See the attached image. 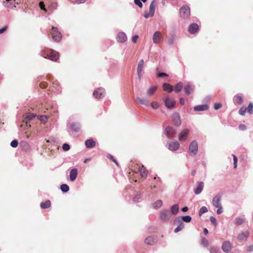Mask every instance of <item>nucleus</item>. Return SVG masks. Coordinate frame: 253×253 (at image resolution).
Wrapping results in <instances>:
<instances>
[{
  "label": "nucleus",
  "instance_id": "774afa93",
  "mask_svg": "<svg viewBox=\"0 0 253 253\" xmlns=\"http://www.w3.org/2000/svg\"><path fill=\"white\" fill-rule=\"evenodd\" d=\"M69 187L68 185L64 184V193L67 192L69 191Z\"/></svg>",
  "mask_w": 253,
  "mask_h": 253
},
{
  "label": "nucleus",
  "instance_id": "37998d69",
  "mask_svg": "<svg viewBox=\"0 0 253 253\" xmlns=\"http://www.w3.org/2000/svg\"><path fill=\"white\" fill-rule=\"evenodd\" d=\"M247 111L250 114H252L253 113V104L251 102L249 103L248 107L246 108Z\"/></svg>",
  "mask_w": 253,
  "mask_h": 253
},
{
  "label": "nucleus",
  "instance_id": "c9c22d12",
  "mask_svg": "<svg viewBox=\"0 0 253 253\" xmlns=\"http://www.w3.org/2000/svg\"><path fill=\"white\" fill-rule=\"evenodd\" d=\"M245 221V217L244 216L243 217H239L236 218L235 220V223L237 225H240L243 224L244 221Z\"/></svg>",
  "mask_w": 253,
  "mask_h": 253
},
{
  "label": "nucleus",
  "instance_id": "7c9ffc66",
  "mask_svg": "<svg viewBox=\"0 0 253 253\" xmlns=\"http://www.w3.org/2000/svg\"><path fill=\"white\" fill-rule=\"evenodd\" d=\"M138 171L140 172L141 176L142 177H146L147 175L148 171L143 166L139 167Z\"/></svg>",
  "mask_w": 253,
  "mask_h": 253
},
{
  "label": "nucleus",
  "instance_id": "0e129e2a",
  "mask_svg": "<svg viewBox=\"0 0 253 253\" xmlns=\"http://www.w3.org/2000/svg\"><path fill=\"white\" fill-rule=\"evenodd\" d=\"M239 128L241 130H245L246 129V126L244 125H240Z\"/></svg>",
  "mask_w": 253,
  "mask_h": 253
},
{
  "label": "nucleus",
  "instance_id": "473e14b6",
  "mask_svg": "<svg viewBox=\"0 0 253 253\" xmlns=\"http://www.w3.org/2000/svg\"><path fill=\"white\" fill-rule=\"evenodd\" d=\"M179 211V206L177 204H174L172 205L170 209V213L171 214L175 215Z\"/></svg>",
  "mask_w": 253,
  "mask_h": 253
},
{
  "label": "nucleus",
  "instance_id": "b1692460",
  "mask_svg": "<svg viewBox=\"0 0 253 253\" xmlns=\"http://www.w3.org/2000/svg\"><path fill=\"white\" fill-rule=\"evenodd\" d=\"M209 109V106L207 104H203L195 106L194 110L196 112L206 111Z\"/></svg>",
  "mask_w": 253,
  "mask_h": 253
},
{
  "label": "nucleus",
  "instance_id": "3c124183",
  "mask_svg": "<svg viewBox=\"0 0 253 253\" xmlns=\"http://www.w3.org/2000/svg\"><path fill=\"white\" fill-rule=\"evenodd\" d=\"M247 111L246 107H242L239 111V113L242 116H244Z\"/></svg>",
  "mask_w": 253,
  "mask_h": 253
},
{
  "label": "nucleus",
  "instance_id": "9b49d317",
  "mask_svg": "<svg viewBox=\"0 0 253 253\" xmlns=\"http://www.w3.org/2000/svg\"><path fill=\"white\" fill-rule=\"evenodd\" d=\"M176 133L175 130L171 126L167 127L164 131L165 135L168 138L173 137Z\"/></svg>",
  "mask_w": 253,
  "mask_h": 253
},
{
  "label": "nucleus",
  "instance_id": "052dcab7",
  "mask_svg": "<svg viewBox=\"0 0 253 253\" xmlns=\"http://www.w3.org/2000/svg\"><path fill=\"white\" fill-rule=\"evenodd\" d=\"M167 76H168V75L165 73L160 72L158 74V77H160V78H161L163 77H167Z\"/></svg>",
  "mask_w": 253,
  "mask_h": 253
},
{
  "label": "nucleus",
  "instance_id": "864d4df0",
  "mask_svg": "<svg viewBox=\"0 0 253 253\" xmlns=\"http://www.w3.org/2000/svg\"><path fill=\"white\" fill-rule=\"evenodd\" d=\"M175 42V38L174 36H171L168 40V43L170 45H172Z\"/></svg>",
  "mask_w": 253,
  "mask_h": 253
},
{
  "label": "nucleus",
  "instance_id": "dca6fc26",
  "mask_svg": "<svg viewBox=\"0 0 253 253\" xmlns=\"http://www.w3.org/2000/svg\"><path fill=\"white\" fill-rule=\"evenodd\" d=\"M172 121L175 126H180L181 124L180 116L178 113H174L172 114Z\"/></svg>",
  "mask_w": 253,
  "mask_h": 253
},
{
  "label": "nucleus",
  "instance_id": "0eeeda50",
  "mask_svg": "<svg viewBox=\"0 0 253 253\" xmlns=\"http://www.w3.org/2000/svg\"><path fill=\"white\" fill-rule=\"evenodd\" d=\"M164 101L166 106L169 109H173L174 107L175 101L170 98L169 96H166L164 97Z\"/></svg>",
  "mask_w": 253,
  "mask_h": 253
},
{
  "label": "nucleus",
  "instance_id": "a211bd4d",
  "mask_svg": "<svg viewBox=\"0 0 253 253\" xmlns=\"http://www.w3.org/2000/svg\"><path fill=\"white\" fill-rule=\"evenodd\" d=\"M116 40L118 42L123 43L126 42L127 40V37L125 33L121 32L117 34L116 36Z\"/></svg>",
  "mask_w": 253,
  "mask_h": 253
},
{
  "label": "nucleus",
  "instance_id": "f03ea898",
  "mask_svg": "<svg viewBox=\"0 0 253 253\" xmlns=\"http://www.w3.org/2000/svg\"><path fill=\"white\" fill-rule=\"evenodd\" d=\"M160 218L162 221L168 222L172 218V216L168 210H163L160 212Z\"/></svg>",
  "mask_w": 253,
  "mask_h": 253
},
{
  "label": "nucleus",
  "instance_id": "72a5a7b5",
  "mask_svg": "<svg viewBox=\"0 0 253 253\" xmlns=\"http://www.w3.org/2000/svg\"><path fill=\"white\" fill-rule=\"evenodd\" d=\"M158 88V86L157 85L151 86L149 88V89L147 91V94L148 96H152L156 92V90Z\"/></svg>",
  "mask_w": 253,
  "mask_h": 253
},
{
  "label": "nucleus",
  "instance_id": "338daca9",
  "mask_svg": "<svg viewBox=\"0 0 253 253\" xmlns=\"http://www.w3.org/2000/svg\"><path fill=\"white\" fill-rule=\"evenodd\" d=\"M247 251L248 252H251L253 251V245L249 246L247 249Z\"/></svg>",
  "mask_w": 253,
  "mask_h": 253
},
{
  "label": "nucleus",
  "instance_id": "bb28decb",
  "mask_svg": "<svg viewBox=\"0 0 253 253\" xmlns=\"http://www.w3.org/2000/svg\"><path fill=\"white\" fill-rule=\"evenodd\" d=\"M96 142L92 138L87 139L85 141V145L87 148H91L95 147Z\"/></svg>",
  "mask_w": 253,
  "mask_h": 253
},
{
  "label": "nucleus",
  "instance_id": "4c0bfd02",
  "mask_svg": "<svg viewBox=\"0 0 253 253\" xmlns=\"http://www.w3.org/2000/svg\"><path fill=\"white\" fill-rule=\"evenodd\" d=\"M209 252L210 253H221L219 248L215 246L211 247L209 249Z\"/></svg>",
  "mask_w": 253,
  "mask_h": 253
},
{
  "label": "nucleus",
  "instance_id": "f3484780",
  "mask_svg": "<svg viewBox=\"0 0 253 253\" xmlns=\"http://www.w3.org/2000/svg\"><path fill=\"white\" fill-rule=\"evenodd\" d=\"M67 126L74 132H78L81 130V125L78 123L67 124Z\"/></svg>",
  "mask_w": 253,
  "mask_h": 253
},
{
  "label": "nucleus",
  "instance_id": "de8ad7c7",
  "mask_svg": "<svg viewBox=\"0 0 253 253\" xmlns=\"http://www.w3.org/2000/svg\"><path fill=\"white\" fill-rule=\"evenodd\" d=\"M232 156L233 157L234 168L236 169L237 167L238 159L237 157L234 154H232Z\"/></svg>",
  "mask_w": 253,
  "mask_h": 253
},
{
  "label": "nucleus",
  "instance_id": "e2e57ef3",
  "mask_svg": "<svg viewBox=\"0 0 253 253\" xmlns=\"http://www.w3.org/2000/svg\"><path fill=\"white\" fill-rule=\"evenodd\" d=\"M138 39V36L137 35H135L132 38V41L135 43L137 42V39Z\"/></svg>",
  "mask_w": 253,
  "mask_h": 253
},
{
  "label": "nucleus",
  "instance_id": "bf43d9fd",
  "mask_svg": "<svg viewBox=\"0 0 253 253\" xmlns=\"http://www.w3.org/2000/svg\"><path fill=\"white\" fill-rule=\"evenodd\" d=\"M210 220H211V222L214 225H216V219L215 217H214L213 216H211L210 217Z\"/></svg>",
  "mask_w": 253,
  "mask_h": 253
},
{
  "label": "nucleus",
  "instance_id": "c03bdc74",
  "mask_svg": "<svg viewBox=\"0 0 253 253\" xmlns=\"http://www.w3.org/2000/svg\"><path fill=\"white\" fill-rule=\"evenodd\" d=\"M162 205V201L161 200H158L153 204V208L155 209H157L160 208Z\"/></svg>",
  "mask_w": 253,
  "mask_h": 253
},
{
  "label": "nucleus",
  "instance_id": "5701e85b",
  "mask_svg": "<svg viewBox=\"0 0 253 253\" xmlns=\"http://www.w3.org/2000/svg\"><path fill=\"white\" fill-rule=\"evenodd\" d=\"M199 30V26L197 24L193 23L189 26V32L191 34L196 33Z\"/></svg>",
  "mask_w": 253,
  "mask_h": 253
},
{
  "label": "nucleus",
  "instance_id": "412c9836",
  "mask_svg": "<svg viewBox=\"0 0 253 253\" xmlns=\"http://www.w3.org/2000/svg\"><path fill=\"white\" fill-rule=\"evenodd\" d=\"M204 183L202 181L198 182L197 183V187L194 189V193L196 195L200 194L203 190Z\"/></svg>",
  "mask_w": 253,
  "mask_h": 253
},
{
  "label": "nucleus",
  "instance_id": "ddd939ff",
  "mask_svg": "<svg viewBox=\"0 0 253 253\" xmlns=\"http://www.w3.org/2000/svg\"><path fill=\"white\" fill-rule=\"evenodd\" d=\"M222 195L221 194H217L215 195L212 200V204L215 207H218L221 206V200Z\"/></svg>",
  "mask_w": 253,
  "mask_h": 253
},
{
  "label": "nucleus",
  "instance_id": "6e6d98bb",
  "mask_svg": "<svg viewBox=\"0 0 253 253\" xmlns=\"http://www.w3.org/2000/svg\"><path fill=\"white\" fill-rule=\"evenodd\" d=\"M140 0H134V2L136 5H138L140 8H141L143 4Z\"/></svg>",
  "mask_w": 253,
  "mask_h": 253
},
{
  "label": "nucleus",
  "instance_id": "393cba45",
  "mask_svg": "<svg viewBox=\"0 0 253 253\" xmlns=\"http://www.w3.org/2000/svg\"><path fill=\"white\" fill-rule=\"evenodd\" d=\"M36 117V114L34 113H29L26 114L24 116V122H25L27 126H28V123L30 121L32 120L34 118Z\"/></svg>",
  "mask_w": 253,
  "mask_h": 253
},
{
  "label": "nucleus",
  "instance_id": "6ab92c4d",
  "mask_svg": "<svg viewBox=\"0 0 253 253\" xmlns=\"http://www.w3.org/2000/svg\"><path fill=\"white\" fill-rule=\"evenodd\" d=\"M221 248L224 252L228 253L232 249V245L229 242L226 241L223 243Z\"/></svg>",
  "mask_w": 253,
  "mask_h": 253
},
{
  "label": "nucleus",
  "instance_id": "49530a36",
  "mask_svg": "<svg viewBox=\"0 0 253 253\" xmlns=\"http://www.w3.org/2000/svg\"><path fill=\"white\" fill-rule=\"evenodd\" d=\"M39 6L40 7V8L43 10L44 12H47V9L45 7V5H44V3L43 1H40V3H39Z\"/></svg>",
  "mask_w": 253,
  "mask_h": 253
},
{
  "label": "nucleus",
  "instance_id": "6e6552de",
  "mask_svg": "<svg viewBox=\"0 0 253 253\" xmlns=\"http://www.w3.org/2000/svg\"><path fill=\"white\" fill-rule=\"evenodd\" d=\"M180 15L183 18H188L190 14L189 7L187 5L183 6L179 10Z\"/></svg>",
  "mask_w": 253,
  "mask_h": 253
},
{
  "label": "nucleus",
  "instance_id": "4468645a",
  "mask_svg": "<svg viewBox=\"0 0 253 253\" xmlns=\"http://www.w3.org/2000/svg\"><path fill=\"white\" fill-rule=\"evenodd\" d=\"M163 40L161 33L159 31L155 32L153 36V42L157 44Z\"/></svg>",
  "mask_w": 253,
  "mask_h": 253
},
{
  "label": "nucleus",
  "instance_id": "8fccbe9b",
  "mask_svg": "<svg viewBox=\"0 0 253 253\" xmlns=\"http://www.w3.org/2000/svg\"><path fill=\"white\" fill-rule=\"evenodd\" d=\"M202 244L204 247H207L209 245V242L206 238H203L202 239Z\"/></svg>",
  "mask_w": 253,
  "mask_h": 253
},
{
  "label": "nucleus",
  "instance_id": "ea45409f",
  "mask_svg": "<svg viewBox=\"0 0 253 253\" xmlns=\"http://www.w3.org/2000/svg\"><path fill=\"white\" fill-rule=\"evenodd\" d=\"M179 223V225L174 229V232L177 233L178 232L182 230L184 228V224L182 222H177Z\"/></svg>",
  "mask_w": 253,
  "mask_h": 253
},
{
  "label": "nucleus",
  "instance_id": "1a4fd4ad",
  "mask_svg": "<svg viewBox=\"0 0 253 253\" xmlns=\"http://www.w3.org/2000/svg\"><path fill=\"white\" fill-rule=\"evenodd\" d=\"M105 89L102 87L97 88L93 93V96L96 99L102 98L105 96Z\"/></svg>",
  "mask_w": 253,
  "mask_h": 253
},
{
  "label": "nucleus",
  "instance_id": "69168bd1",
  "mask_svg": "<svg viewBox=\"0 0 253 253\" xmlns=\"http://www.w3.org/2000/svg\"><path fill=\"white\" fill-rule=\"evenodd\" d=\"M70 147L68 144L64 143V151H68L70 149Z\"/></svg>",
  "mask_w": 253,
  "mask_h": 253
},
{
  "label": "nucleus",
  "instance_id": "c85d7f7f",
  "mask_svg": "<svg viewBox=\"0 0 253 253\" xmlns=\"http://www.w3.org/2000/svg\"><path fill=\"white\" fill-rule=\"evenodd\" d=\"M78 174V169H71L70 173V178L72 181H74L77 178Z\"/></svg>",
  "mask_w": 253,
  "mask_h": 253
},
{
  "label": "nucleus",
  "instance_id": "a878e982",
  "mask_svg": "<svg viewBox=\"0 0 253 253\" xmlns=\"http://www.w3.org/2000/svg\"><path fill=\"white\" fill-rule=\"evenodd\" d=\"M136 101L140 104L144 105L146 106H148L149 105V101L147 98H141L140 97H137L136 98Z\"/></svg>",
  "mask_w": 253,
  "mask_h": 253
},
{
  "label": "nucleus",
  "instance_id": "a18cd8bd",
  "mask_svg": "<svg viewBox=\"0 0 253 253\" xmlns=\"http://www.w3.org/2000/svg\"><path fill=\"white\" fill-rule=\"evenodd\" d=\"M208 211V209L205 206H203L202 207H201L199 210V215H201L202 214H203V213H206Z\"/></svg>",
  "mask_w": 253,
  "mask_h": 253
},
{
  "label": "nucleus",
  "instance_id": "13d9d810",
  "mask_svg": "<svg viewBox=\"0 0 253 253\" xmlns=\"http://www.w3.org/2000/svg\"><path fill=\"white\" fill-rule=\"evenodd\" d=\"M222 106V104L221 103H216L214 104V109L215 110H217L220 108Z\"/></svg>",
  "mask_w": 253,
  "mask_h": 253
},
{
  "label": "nucleus",
  "instance_id": "09e8293b",
  "mask_svg": "<svg viewBox=\"0 0 253 253\" xmlns=\"http://www.w3.org/2000/svg\"><path fill=\"white\" fill-rule=\"evenodd\" d=\"M18 145V142L17 140H13L10 143V145L13 148H16Z\"/></svg>",
  "mask_w": 253,
  "mask_h": 253
},
{
  "label": "nucleus",
  "instance_id": "5fc2aeb1",
  "mask_svg": "<svg viewBox=\"0 0 253 253\" xmlns=\"http://www.w3.org/2000/svg\"><path fill=\"white\" fill-rule=\"evenodd\" d=\"M140 198V194L137 193L136 194V195L133 197V200L134 202H138Z\"/></svg>",
  "mask_w": 253,
  "mask_h": 253
},
{
  "label": "nucleus",
  "instance_id": "58836bf2",
  "mask_svg": "<svg viewBox=\"0 0 253 253\" xmlns=\"http://www.w3.org/2000/svg\"><path fill=\"white\" fill-rule=\"evenodd\" d=\"M38 119L42 123L45 124L46 122H47L48 117L46 115H40L38 116Z\"/></svg>",
  "mask_w": 253,
  "mask_h": 253
},
{
  "label": "nucleus",
  "instance_id": "4be33fe9",
  "mask_svg": "<svg viewBox=\"0 0 253 253\" xmlns=\"http://www.w3.org/2000/svg\"><path fill=\"white\" fill-rule=\"evenodd\" d=\"M191 217L189 215L178 216L175 219L174 222H180L182 221V220L184 221L185 222H189L191 221Z\"/></svg>",
  "mask_w": 253,
  "mask_h": 253
},
{
  "label": "nucleus",
  "instance_id": "39448f33",
  "mask_svg": "<svg viewBox=\"0 0 253 253\" xmlns=\"http://www.w3.org/2000/svg\"><path fill=\"white\" fill-rule=\"evenodd\" d=\"M156 5V0H153L150 3L149 6V12H145L144 14V17L145 18L153 17L154 15L155 11V8Z\"/></svg>",
  "mask_w": 253,
  "mask_h": 253
},
{
  "label": "nucleus",
  "instance_id": "c756f323",
  "mask_svg": "<svg viewBox=\"0 0 253 253\" xmlns=\"http://www.w3.org/2000/svg\"><path fill=\"white\" fill-rule=\"evenodd\" d=\"M184 90L187 95H190L193 92V89L189 83H187L184 87Z\"/></svg>",
  "mask_w": 253,
  "mask_h": 253
},
{
  "label": "nucleus",
  "instance_id": "4d7b16f0",
  "mask_svg": "<svg viewBox=\"0 0 253 253\" xmlns=\"http://www.w3.org/2000/svg\"><path fill=\"white\" fill-rule=\"evenodd\" d=\"M216 208H217V210L216 211L217 214H219L223 212V209H222V206H219L218 207H216Z\"/></svg>",
  "mask_w": 253,
  "mask_h": 253
},
{
  "label": "nucleus",
  "instance_id": "a19ab883",
  "mask_svg": "<svg viewBox=\"0 0 253 253\" xmlns=\"http://www.w3.org/2000/svg\"><path fill=\"white\" fill-rule=\"evenodd\" d=\"M233 100L235 103H237L239 104H242L243 102V99L242 96L239 95H235L234 97Z\"/></svg>",
  "mask_w": 253,
  "mask_h": 253
},
{
  "label": "nucleus",
  "instance_id": "603ef678",
  "mask_svg": "<svg viewBox=\"0 0 253 253\" xmlns=\"http://www.w3.org/2000/svg\"><path fill=\"white\" fill-rule=\"evenodd\" d=\"M151 106L153 109H156L159 107L160 105H159V103H158L157 102H153L151 104Z\"/></svg>",
  "mask_w": 253,
  "mask_h": 253
},
{
  "label": "nucleus",
  "instance_id": "680f3d73",
  "mask_svg": "<svg viewBox=\"0 0 253 253\" xmlns=\"http://www.w3.org/2000/svg\"><path fill=\"white\" fill-rule=\"evenodd\" d=\"M7 26H5L2 28L0 29V34H3L7 29Z\"/></svg>",
  "mask_w": 253,
  "mask_h": 253
},
{
  "label": "nucleus",
  "instance_id": "f257e3e1",
  "mask_svg": "<svg viewBox=\"0 0 253 253\" xmlns=\"http://www.w3.org/2000/svg\"><path fill=\"white\" fill-rule=\"evenodd\" d=\"M41 56L52 61H56L59 58V53L54 50L46 48L41 51Z\"/></svg>",
  "mask_w": 253,
  "mask_h": 253
},
{
  "label": "nucleus",
  "instance_id": "7ed1b4c3",
  "mask_svg": "<svg viewBox=\"0 0 253 253\" xmlns=\"http://www.w3.org/2000/svg\"><path fill=\"white\" fill-rule=\"evenodd\" d=\"M167 147L171 151H176L179 148V143L175 140L169 141L167 144Z\"/></svg>",
  "mask_w": 253,
  "mask_h": 253
},
{
  "label": "nucleus",
  "instance_id": "cd10ccee",
  "mask_svg": "<svg viewBox=\"0 0 253 253\" xmlns=\"http://www.w3.org/2000/svg\"><path fill=\"white\" fill-rule=\"evenodd\" d=\"M157 242V238L155 236H149L146 238L145 242L149 245H153Z\"/></svg>",
  "mask_w": 253,
  "mask_h": 253
},
{
  "label": "nucleus",
  "instance_id": "20e7f679",
  "mask_svg": "<svg viewBox=\"0 0 253 253\" xmlns=\"http://www.w3.org/2000/svg\"><path fill=\"white\" fill-rule=\"evenodd\" d=\"M198 150V143L196 140L192 141L189 144V151L190 155L192 156H195Z\"/></svg>",
  "mask_w": 253,
  "mask_h": 253
},
{
  "label": "nucleus",
  "instance_id": "f704fd0d",
  "mask_svg": "<svg viewBox=\"0 0 253 253\" xmlns=\"http://www.w3.org/2000/svg\"><path fill=\"white\" fill-rule=\"evenodd\" d=\"M183 87V85L182 83L179 82L175 85L174 91L176 93H179L180 91H181Z\"/></svg>",
  "mask_w": 253,
  "mask_h": 253
},
{
  "label": "nucleus",
  "instance_id": "aec40b11",
  "mask_svg": "<svg viewBox=\"0 0 253 253\" xmlns=\"http://www.w3.org/2000/svg\"><path fill=\"white\" fill-rule=\"evenodd\" d=\"M249 236V232L248 231H245L240 233L237 239L240 242H243L246 241Z\"/></svg>",
  "mask_w": 253,
  "mask_h": 253
},
{
  "label": "nucleus",
  "instance_id": "423d86ee",
  "mask_svg": "<svg viewBox=\"0 0 253 253\" xmlns=\"http://www.w3.org/2000/svg\"><path fill=\"white\" fill-rule=\"evenodd\" d=\"M50 34L54 41L58 42L61 40L62 35L56 28L52 27Z\"/></svg>",
  "mask_w": 253,
  "mask_h": 253
},
{
  "label": "nucleus",
  "instance_id": "2eb2a0df",
  "mask_svg": "<svg viewBox=\"0 0 253 253\" xmlns=\"http://www.w3.org/2000/svg\"><path fill=\"white\" fill-rule=\"evenodd\" d=\"M189 130L185 129L183 130L179 134L178 139L180 141H185L189 135Z\"/></svg>",
  "mask_w": 253,
  "mask_h": 253
},
{
  "label": "nucleus",
  "instance_id": "79ce46f5",
  "mask_svg": "<svg viewBox=\"0 0 253 253\" xmlns=\"http://www.w3.org/2000/svg\"><path fill=\"white\" fill-rule=\"evenodd\" d=\"M57 7V3L55 1H51L50 4L48 6V8L52 11L55 9Z\"/></svg>",
  "mask_w": 253,
  "mask_h": 253
},
{
  "label": "nucleus",
  "instance_id": "f8f14e48",
  "mask_svg": "<svg viewBox=\"0 0 253 253\" xmlns=\"http://www.w3.org/2000/svg\"><path fill=\"white\" fill-rule=\"evenodd\" d=\"M144 65V60L141 59L137 65V73L139 80H141L142 76V71Z\"/></svg>",
  "mask_w": 253,
  "mask_h": 253
},
{
  "label": "nucleus",
  "instance_id": "2f4dec72",
  "mask_svg": "<svg viewBox=\"0 0 253 253\" xmlns=\"http://www.w3.org/2000/svg\"><path fill=\"white\" fill-rule=\"evenodd\" d=\"M163 88L164 90L168 91L169 92H171L173 90L172 86L168 83H164L163 84Z\"/></svg>",
  "mask_w": 253,
  "mask_h": 253
},
{
  "label": "nucleus",
  "instance_id": "9d476101",
  "mask_svg": "<svg viewBox=\"0 0 253 253\" xmlns=\"http://www.w3.org/2000/svg\"><path fill=\"white\" fill-rule=\"evenodd\" d=\"M2 2L4 7L10 8L15 7L19 4L16 0H2Z\"/></svg>",
  "mask_w": 253,
  "mask_h": 253
},
{
  "label": "nucleus",
  "instance_id": "e433bc0d",
  "mask_svg": "<svg viewBox=\"0 0 253 253\" xmlns=\"http://www.w3.org/2000/svg\"><path fill=\"white\" fill-rule=\"evenodd\" d=\"M40 206L42 209H47L50 207L51 202L49 200H47L45 202L41 203Z\"/></svg>",
  "mask_w": 253,
  "mask_h": 253
}]
</instances>
